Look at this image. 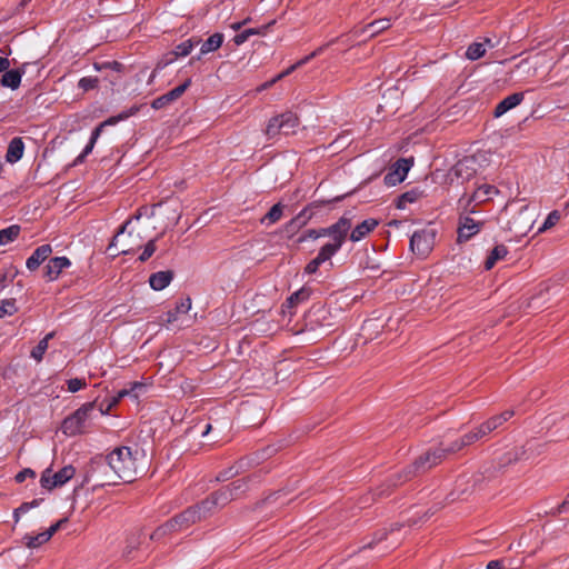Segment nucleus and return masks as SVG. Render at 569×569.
Listing matches in <instances>:
<instances>
[{
	"label": "nucleus",
	"mask_w": 569,
	"mask_h": 569,
	"mask_svg": "<svg viewBox=\"0 0 569 569\" xmlns=\"http://www.w3.org/2000/svg\"><path fill=\"white\" fill-rule=\"evenodd\" d=\"M53 338V332H49L46 335V337L39 341V343L32 349L31 357L37 360L41 361L43 358V355L46 353L48 349L49 340Z\"/></svg>",
	"instance_id": "obj_37"
},
{
	"label": "nucleus",
	"mask_w": 569,
	"mask_h": 569,
	"mask_svg": "<svg viewBox=\"0 0 569 569\" xmlns=\"http://www.w3.org/2000/svg\"><path fill=\"white\" fill-rule=\"evenodd\" d=\"M116 407V403L114 401L110 399H107V400H103L100 405H99V411L100 413L103 416V415H108L111 409Z\"/></svg>",
	"instance_id": "obj_55"
},
{
	"label": "nucleus",
	"mask_w": 569,
	"mask_h": 569,
	"mask_svg": "<svg viewBox=\"0 0 569 569\" xmlns=\"http://www.w3.org/2000/svg\"><path fill=\"white\" fill-rule=\"evenodd\" d=\"M60 529V523H54L52 525L49 529H47L46 531H43L42 533L44 535V537L47 538V540L49 541L51 539V537Z\"/></svg>",
	"instance_id": "obj_64"
},
{
	"label": "nucleus",
	"mask_w": 569,
	"mask_h": 569,
	"mask_svg": "<svg viewBox=\"0 0 569 569\" xmlns=\"http://www.w3.org/2000/svg\"><path fill=\"white\" fill-rule=\"evenodd\" d=\"M139 452L129 447H120L110 452L106 459L94 462L93 471L104 476V480L113 482L116 478L131 482L142 468L138 463Z\"/></svg>",
	"instance_id": "obj_1"
},
{
	"label": "nucleus",
	"mask_w": 569,
	"mask_h": 569,
	"mask_svg": "<svg viewBox=\"0 0 569 569\" xmlns=\"http://www.w3.org/2000/svg\"><path fill=\"white\" fill-rule=\"evenodd\" d=\"M189 525H186V519H181V513L176 516L174 518L168 520L166 523L160 526L154 530V532L151 535V539H160L161 537L173 532V531H180L186 528H188Z\"/></svg>",
	"instance_id": "obj_13"
},
{
	"label": "nucleus",
	"mask_w": 569,
	"mask_h": 569,
	"mask_svg": "<svg viewBox=\"0 0 569 569\" xmlns=\"http://www.w3.org/2000/svg\"><path fill=\"white\" fill-rule=\"evenodd\" d=\"M486 43L489 44L490 47H493L490 39H486L485 43L473 42L468 47V49L466 51V57L469 60H477V59L483 57L486 53Z\"/></svg>",
	"instance_id": "obj_31"
},
{
	"label": "nucleus",
	"mask_w": 569,
	"mask_h": 569,
	"mask_svg": "<svg viewBox=\"0 0 569 569\" xmlns=\"http://www.w3.org/2000/svg\"><path fill=\"white\" fill-rule=\"evenodd\" d=\"M347 233L335 236L332 242L326 243L317 254L323 262L330 260V258L340 250L345 242Z\"/></svg>",
	"instance_id": "obj_16"
},
{
	"label": "nucleus",
	"mask_w": 569,
	"mask_h": 569,
	"mask_svg": "<svg viewBox=\"0 0 569 569\" xmlns=\"http://www.w3.org/2000/svg\"><path fill=\"white\" fill-rule=\"evenodd\" d=\"M445 458V449L440 447L420 456L415 461L413 467L417 471H426L440 463Z\"/></svg>",
	"instance_id": "obj_9"
},
{
	"label": "nucleus",
	"mask_w": 569,
	"mask_h": 569,
	"mask_svg": "<svg viewBox=\"0 0 569 569\" xmlns=\"http://www.w3.org/2000/svg\"><path fill=\"white\" fill-rule=\"evenodd\" d=\"M310 217L311 214H308L307 210L305 209L297 217L290 220V222L287 224V228H300L307 223Z\"/></svg>",
	"instance_id": "obj_47"
},
{
	"label": "nucleus",
	"mask_w": 569,
	"mask_h": 569,
	"mask_svg": "<svg viewBox=\"0 0 569 569\" xmlns=\"http://www.w3.org/2000/svg\"><path fill=\"white\" fill-rule=\"evenodd\" d=\"M463 448H465V446H462L461 440L459 439V440L452 442L450 446H448L447 448H443V449H445V455L447 456L448 453L458 452V451H460Z\"/></svg>",
	"instance_id": "obj_58"
},
{
	"label": "nucleus",
	"mask_w": 569,
	"mask_h": 569,
	"mask_svg": "<svg viewBox=\"0 0 569 569\" xmlns=\"http://www.w3.org/2000/svg\"><path fill=\"white\" fill-rule=\"evenodd\" d=\"M172 61H173V59H168L167 61H159V62L157 63L156 69L152 71V73H151V74L149 76V78H148V84H151V83L153 82V80H154V78H156V76H157V72H158L160 69L164 68L167 64L171 63Z\"/></svg>",
	"instance_id": "obj_56"
},
{
	"label": "nucleus",
	"mask_w": 569,
	"mask_h": 569,
	"mask_svg": "<svg viewBox=\"0 0 569 569\" xmlns=\"http://www.w3.org/2000/svg\"><path fill=\"white\" fill-rule=\"evenodd\" d=\"M213 499L216 500L219 508L226 507L229 502L233 500L231 491L226 487L220 488L219 490L211 493Z\"/></svg>",
	"instance_id": "obj_38"
},
{
	"label": "nucleus",
	"mask_w": 569,
	"mask_h": 569,
	"mask_svg": "<svg viewBox=\"0 0 569 569\" xmlns=\"http://www.w3.org/2000/svg\"><path fill=\"white\" fill-rule=\"evenodd\" d=\"M219 508L213 497L210 495L199 505L190 507L181 512V519H186V525H192L213 515Z\"/></svg>",
	"instance_id": "obj_4"
},
{
	"label": "nucleus",
	"mask_w": 569,
	"mask_h": 569,
	"mask_svg": "<svg viewBox=\"0 0 569 569\" xmlns=\"http://www.w3.org/2000/svg\"><path fill=\"white\" fill-rule=\"evenodd\" d=\"M249 479L241 478L232 481L228 486H224L229 491H231L233 500L238 499L241 495H243L248 489Z\"/></svg>",
	"instance_id": "obj_36"
},
{
	"label": "nucleus",
	"mask_w": 569,
	"mask_h": 569,
	"mask_svg": "<svg viewBox=\"0 0 569 569\" xmlns=\"http://www.w3.org/2000/svg\"><path fill=\"white\" fill-rule=\"evenodd\" d=\"M266 134L269 139H273L277 136L282 134L279 116H276L269 120L266 128Z\"/></svg>",
	"instance_id": "obj_42"
},
{
	"label": "nucleus",
	"mask_w": 569,
	"mask_h": 569,
	"mask_svg": "<svg viewBox=\"0 0 569 569\" xmlns=\"http://www.w3.org/2000/svg\"><path fill=\"white\" fill-rule=\"evenodd\" d=\"M322 263L325 262L317 256L306 266L305 271L309 274L315 273Z\"/></svg>",
	"instance_id": "obj_53"
},
{
	"label": "nucleus",
	"mask_w": 569,
	"mask_h": 569,
	"mask_svg": "<svg viewBox=\"0 0 569 569\" xmlns=\"http://www.w3.org/2000/svg\"><path fill=\"white\" fill-rule=\"evenodd\" d=\"M435 243V232L432 230L416 231L410 239V249L418 256L426 257Z\"/></svg>",
	"instance_id": "obj_7"
},
{
	"label": "nucleus",
	"mask_w": 569,
	"mask_h": 569,
	"mask_svg": "<svg viewBox=\"0 0 569 569\" xmlns=\"http://www.w3.org/2000/svg\"><path fill=\"white\" fill-rule=\"evenodd\" d=\"M482 479V475H472L471 477L462 476L456 481V490L459 495L471 492L480 486Z\"/></svg>",
	"instance_id": "obj_18"
},
{
	"label": "nucleus",
	"mask_w": 569,
	"mask_h": 569,
	"mask_svg": "<svg viewBox=\"0 0 569 569\" xmlns=\"http://www.w3.org/2000/svg\"><path fill=\"white\" fill-rule=\"evenodd\" d=\"M17 311L13 300H4L0 306V318L11 316Z\"/></svg>",
	"instance_id": "obj_50"
},
{
	"label": "nucleus",
	"mask_w": 569,
	"mask_h": 569,
	"mask_svg": "<svg viewBox=\"0 0 569 569\" xmlns=\"http://www.w3.org/2000/svg\"><path fill=\"white\" fill-rule=\"evenodd\" d=\"M310 297V290L307 288H301L298 291L293 292L286 301V306L289 308H293L299 303L306 301Z\"/></svg>",
	"instance_id": "obj_39"
},
{
	"label": "nucleus",
	"mask_w": 569,
	"mask_h": 569,
	"mask_svg": "<svg viewBox=\"0 0 569 569\" xmlns=\"http://www.w3.org/2000/svg\"><path fill=\"white\" fill-rule=\"evenodd\" d=\"M96 401L87 402L73 413L66 417L61 423V431L69 437L84 433L91 425Z\"/></svg>",
	"instance_id": "obj_2"
},
{
	"label": "nucleus",
	"mask_w": 569,
	"mask_h": 569,
	"mask_svg": "<svg viewBox=\"0 0 569 569\" xmlns=\"http://www.w3.org/2000/svg\"><path fill=\"white\" fill-rule=\"evenodd\" d=\"M481 226L482 222L476 221L470 217L461 218L458 228V241H468L472 236L480 231Z\"/></svg>",
	"instance_id": "obj_12"
},
{
	"label": "nucleus",
	"mask_w": 569,
	"mask_h": 569,
	"mask_svg": "<svg viewBox=\"0 0 569 569\" xmlns=\"http://www.w3.org/2000/svg\"><path fill=\"white\" fill-rule=\"evenodd\" d=\"M462 446L467 447L478 441V437L475 431L468 432L460 438Z\"/></svg>",
	"instance_id": "obj_57"
},
{
	"label": "nucleus",
	"mask_w": 569,
	"mask_h": 569,
	"mask_svg": "<svg viewBox=\"0 0 569 569\" xmlns=\"http://www.w3.org/2000/svg\"><path fill=\"white\" fill-rule=\"evenodd\" d=\"M522 100H523V93H521V92L512 93V94L506 97L496 107L495 117H497V118L501 117L507 111H509V110L513 109L515 107H517L518 104H520Z\"/></svg>",
	"instance_id": "obj_19"
},
{
	"label": "nucleus",
	"mask_w": 569,
	"mask_h": 569,
	"mask_svg": "<svg viewBox=\"0 0 569 569\" xmlns=\"http://www.w3.org/2000/svg\"><path fill=\"white\" fill-rule=\"evenodd\" d=\"M264 30H266V27L263 28H259V29H247L238 34L234 36L233 38V42L237 44V46H241L242 43H244L251 36H254V34H263L264 33Z\"/></svg>",
	"instance_id": "obj_43"
},
{
	"label": "nucleus",
	"mask_w": 569,
	"mask_h": 569,
	"mask_svg": "<svg viewBox=\"0 0 569 569\" xmlns=\"http://www.w3.org/2000/svg\"><path fill=\"white\" fill-rule=\"evenodd\" d=\"M201 42V40L199 38H190L181 43H179L176 48H174V51L172 52V56L174 58H178V57H187L191 51L192 49L198 46L199 43Z\"/></svg>",
	"instance_id": "obj_30"
},
{
	"label": "nucleus",
	"mask_w": 569,
	"mask_h": 569,
	"mask_svg": "<svg viewBox=\"0 0 569 569\" xmlns=\"http://www.w3.org/2000/svg\"><path fill=\"white\" fill-rule=\"evenodd\" d=\"M224 37L222 33H213L200 47V56L208 54L217 51L223 43Z\"/></svg>",
	"instance_id": "obj_26"
},
{
	"label": "nucleus",
	"mask_w": 569,
	"mask_h": 569,
	"mask_svg": "<svg viewBox=\"0 0 569 569\" xmlns=\"http://www.w3.org/2000/svg\"><path fill=\"white\" fill-rule=\"evenodd\" d=\"M279 119L282 134L296 133L297 128L299 127V120L295 113L291 111L283 112L279 114Z\"/></svg>",
	"instance_id": "obj_22"
},
{
	"label": "nucleus",
	"mask_w": 569,
	"mask_h": 569,
	"mask_svg": "<svg viewBox=\"0 0 569 569\" xmlns=\"http://www.w3.org/2000/svg\"><path fill=\"white\" fill-rule=\"evenodd\" d=\"M21 72L19 70H9L1 77V84L12 90L17 89L21 82Z\"/></svg>",
	"instance_id": "obj_32"
},
{
	"label": "nucleus",
	"mask_w": 569,
	"mask_h": 569,
	"mask_svg": "<svg viewBox=\"0 0 569 569\" xmlns=\"http://www.w3.org/2000/svg\"><path fill=\"white\" fill-rule=\"evenodd\" d=\"M390 26L391 21L389 18L379 19L368 23L365 28H362L361 33H368L369 37H375L383 30H387Z\"/></svg>",
	"instance_id": "obj_28"
},
{
	"label": "nucleus",
	"mask_w": 569,
	"mask_h": 569,
	"mask_svg": "<svg viewBox=\"0 0 569 569\" xmlns=\"http://www.w3.org/2000/svg\"><path fill=\"white\" fill-rule=\"evenodd\" d=\"M60 529V523H54L52 525L49 529H47L46 531H43L42 533L44 535V537L47 538V540L49 541L51 539V537Z\"/></svg>",
	"instance_id": "obj_63"
},
{
	"label": "nucleus",
	"mask_w": 569,
	"mask_h": 569,
	"mask_svg": "<svg viewBox=\"0 0 569 569\" xmlns=\"http://www.w3.org/2000/svg\"><path fill=\"white\" fill-rule=\"evenodd\" d=\"M67 385L68 391L73 393L86 387V381L83 379L72 378L67 381Z\"/></svg>",
	"instance_id": "obj_52"
},
{
	"label": "nucleus",
	"mask_w": 569,
	"mask_h": 569,
	"mask_svg": "<svg viewBox=\"0 0 569 569\" xmlns=\"http://www.w3.org/2000/svg\"><path fill=\"white\" fill-rule=\"evenodd\" d=\"M24 144L21 138H13L7 150L6 160L10 163L17 162L23 156Z\"/></svg>",
	"instance_id": "obj_23"
},
{
	"label": "nucleus",
	"mask_w": 569,
	"mask_h": 569,
	"mask_svg": "<svg viewBox=\"0 0 569 569\" xmlns=\"http://www.w3.org/2000/svg\"><path fill=\"white\" fill-rule=\"evenodd\" d=\"M98 84V79L92 77H84L79 80V88H81L84 91L91 90L96 88Z\"/></svg>",
	"instance_id": "obj_51"
},
{
	"label": "nucleus",
	"mask_w": 569,
	"mask_h": 569,
	"mask_svg": "<svg viewBox=\"0 0 569 569\" xmlns=\"http://www.w3.org/2000/svg\"><path fill=\"white\" fill-rule=\"evenodd\" d=\"M21 228L18 224H11L0 230V246H6L14 241L20 234Z\"/></svg>",
	"instance_id": "obj_33"
},
{
	"label": "nucleus",
	"mask_w": 569,
	"mask_h": 569,
	"mask_svg": "<svg viewBox=\"0 0 569 569\" xmlns=\"http://www.w3.org/2000/svg\"><path fill=\"white\" fill-rule=\"evenodd\" d=\"M60 529V523H54L52 525L49 529H47L46 531H43L42 533L44 535V537L47 538V540L49 541L51 539V537Z\"/></svg>",
	"instance_id": "obj_62"
},
{
	"label": "nucleus",
	"mask_w": 569,
	"mask_h": 569,
	"mask_svg": "<svg viewBox=\"0 0 569 569\" xmlns=\"http://www.w3.org/2000/svg\"><path fill=\"white\" fill-rule=\"evenodd\" d=\"M523 455H525V451L522 450V448H515V449L508 451L502 457L501 465L502 466H507V465H510L512 462H516V461L520 460Z\"/></svg>",
	"instance_id": "obj_46"
},
{
	"label": "nucleus",
	"mask_w": 569,
	"mask_h": 569,
	"mask_svg": "<svg viewBox=\"0 0 569 569\" xmlns=\"http://www.w3.org/2000/svg\"><path fill=\"white\" fill-rule=\"evenodd\" d=\"M477 437H478V440L485 438L487 435H489L490 432H492L491 430H488L487 429V423L483 422L482 425H480L476 430H475Z\"/></svg>",
	"instance_id": "obj_61"
},
{
	"label": "nucleus",
	"mask_w": 569,
	"mask_h": 569,
	"mask_svg": "<svg viewBox=\"0 0 569 569\" xmlns=\"http://www.w3.org/2000/svg\"><path fill=\"white\" fill-rule=\"evenodd\" d=\"M535 223V212L528 206H521L518 214L508 221V229L516 236L527 234Z\"/></svg>",
	"instance_id": "obj_5"
},
{
	"label": "nucleus",
	"mask_w": 569,
	"mask_h": 569,
	"mask_svg": "<svg viewBox=\"0 0 569 569\" xmlns=\"http://www.w3.org/2000/svg\"><path fill=\"white\" fill-rule=\"evenodd\" d=\"M489 159L485 151L477 152L472 156L465 157L459 160L450 170L451 178H472L483 173V169L488 166Z\"/></svg>",
	"instance_id": "obj_3"
},
{
	"label": "nucleus",
	"mask_w": 569,
	"mask_h": 569,
	"mask_svg": "<svg viewBox=\"0 0 569 569\" xmlns=\"http://www.w3.org/2000/svg\"><path fill=\"white\" fill-rule=\"evenodd\" d=\"M129 223H130V220L126 221L124 224L119 229V231L113 237V239H112V241L110 243V248L117 247V243L120 241V238L124 233V231H126L127 227L129 226Z\"/></svg>",
	"instance_id": "obj_60"
},
{
	"label": "nucleus",
	"mask_w": 569,
	"mask_h": 569,
	"mask_svg": "<svg viewBox=\"0 0 569 569\" xmlns=\"http://www.w3.org/2000/svg\"><path fill=\"white\" fill-rule=\"evenodd\" d=\"M190 309H191V299L190 298L182 299L180 302L177 303V306L173 310H169L166 313L164 321L167 323H172L178 320L180 315L187 313Z\"/></svg>",
	"instance_id": "obj_27"
},
{
	"label": "nucleus",
	"mask_w": 569,
	"mask_h": 569,
	"mask_svg": "<svg viewBox=\"0 0 569 569\" xmlns=\"http://www.w3.org/2000/svg\"><path fill=\"white\" fill-rule=\"evenodd\" d=\"M561 219V213L558 210L551 211L546 218L543 224L538 229V232H543L556 226Z\"/></svg>",
	"instance_id": "obj_44"
},
{
	"label": "nucleus",
	"mask_w": 569,
	"mask_h": 569,
	"mask_svg": "<svg viewBox=\"0 0 569 569\" xmlns=\"http://www.w3.org/2000/svg\"><path fill=\"white\" fill-rule=\"evenodd\" d=\"M173 279V272L171 270L158 271L150 276V287L156 290H162L167 288Z\"/></svg>",
	"instance_id": "obj_20"
},
{
	"label": "nucleus",
	"mask_w": 569,
	"mask_h": 569,
	"mask_svg": "<svg viewBox=\"0 0 569 569\" xmlns=\"http://www.w3.org/2000/svg\"><path fill=\"white\" fill-rule=\"evenodd\" d=\"M190 84H191V80L190 79L186 80L182 84L176 87L174 89L170 90L166 94L154 99L151 103V107L153 109H162V108L167 107L171 102L179 99L184 93V91L189 88Z\"/></svg>",
	"instance_id": "obj_10"
},
{
	"label": "nucleus",
	"mask_w": 569,
	"mask_h": 569,
	"mask_svg": "<svg viewBox=\"0 0 569 569\" xmlns=\"http://www.w3.org/2000/svg\"><path fill=\"white\" fill-rule=\"evenodd\" d=\"M422 194L423 191L419 190L418 188L411 189L398 197L396 207L400 210H403L407 208L408 203L416 202L422 197Z\"/></svg>",
	"instance_id": "obj_29"
},
{
	"label": "nucleus",
	"mask_w": 569,
	"mask_h": 569,
	"mask_svg": "<svg viewBox=\"0 0 569 569\" xmlns=\"http://www.w3.org/2000/svg\"><path fill=\"white\" fill-rule=\"evenodd\" d=\"M74 473L76 469L71 465L63 467L54 473H51V469H46L41 475L40 483L43 488L52 490L53 488L63 486Z\"/></svg>",
	"instance_id": "obj_6"
},
{
	"label": "nucleus",
	"mask_w": 569,
	"mask_h": 569,
	"mask_svg": "<svg viewBox=\"0 0 569 569\" xmlns=\"http://www.w3.org/2000/svg\"><path fill=\"white\" fill-rule=\"evenodd\" d=\"M48 540L42 532L38 535L27 533L22 538L23 545L29 549H34L46 543Z\"/></svg>",
	"instance_id": "obj_41"
},
{
	"label": "nucleus",
	"mask_w": 569,
	"mask_h": 569,
	"mask_svg": "<svg viewBox=\"0 0 569 569\" xmlns=\"http://www.w3.org/2000/svg\"><path fill=\"white\" fill-rule=\"evenodd\" d=\"M513 415H515L513 410H506L502 413L490 418L489 420L486 421L487 429L491 430V431L496 430L497 428L502 426L506 421H508L510 418H512Z\"/></svg>",
	"instance_id": "obj_35"
},
{
	"label": "nucleus",
	"mask_w": 569,
	"mask_h": 569,
	"mask_svg": "<svg viewBox=\"0 0 569 569\" xmlns=\"http://www.w3.org/2000/svg\"><path fill=\"white\" fill-rule=\"evenodd\" d=\"M36 476V472L32 469H23L20 472H18L14 477V480L18 483L23 482L27 478H33Z\"/></svg>",
	"instance_id": "obj_54"
},
{
	"label": "nucleus",
	"mask_w": 569,
	"mask_h": 569,
	"mask_svg": "<svg viewBox=\"0 0 569 569\" xmlns=\"http://www.w3.org/2000/svg\"><path fill=\"white\" fill-rule=\"evenodd\" d=\"M508 254V249L505 244H497L488 254L485 261V269L491 270L496 263L503 260Z\"/></svg>",
	"instance_id": "obj_25"
},
{
	"label": "nucleus",
	"mask_w": 569,
	"mask_h": 569,
	"mask_svg": "<svg viewBox=\"0 0 569 569\" xmlns=\"http://www.w3.org/2000/svg\"><path fill=\"white\" fill-rule=\"evenodd\" d=\"M242 463H239L238 466H232L226 470H222L217 476V481H226L234 476H237L240 472Z\"/></svg>",
	"instance_id": "obj_48"
},
{
	"label": "nucleus",
	"mask_w": 569,
	"mask_h": 569,
	"mask_svg": "<svg viewBox=\"0 0 569 569\" xmlns=\"http://www.w3.org/2000/svg\"><path fill=\"white\" fill-rule=\"evenodd\" d=\"M283 493L282 491H279V492H274L270 496H268L262 502H261V507L263 508H273L274 509H278L280 507H283L288 501L287 500H283Z\"/></svg>",
	"instance_id": "obj_40"
},
{
	"label": "nucleus",
	"mask_w": 569,
	"mask_h": 569,
	"mask_svg": "<svg viewBox=\"0 0 569 569\" xmlns=\"http://www.w3.org/2000/svg\"><path fill=\"white\" fill-rule=\"evenodd\" d=\"M282 217V204L276 203L270 210L261 218L260 222L266 226L278 222Z\"/></svg>",
	"instance_id": "obj_34"
},
{
	"label": "nucleus",
	"mask_w": 569,
	"mask_h": 569,
	"mask_svg": "<svg viewBox=\"0 0 569 569\" xmlns=\"http://www.w3.org/2000/svg\"><path fill=\"white\" fill-rule=\"evenodd\" d=\"M52 253V247L50 244H42L38 247L32 254L27 259L26 266L30 271L37 270L40 264L46 261Z\"/></svg>",
	"instance_id": "obj_15"
},
{
	"label": "nucleus",
	"mask_w": 569,
	"mask_h": 569,
	"mask_svg": "<svg viewBox=\"0 0 569 569\" xmlns=\"http://www.w3.org/2000/svg\"><path fill=\"white\" fill-rule=\"evenodd\" d=\"M350 228H351V220L346 217H341L335 224H332L328 228H322L320 230H315V229L309 230L308 237L312 238V239H318V238L325 237V236L333 238L335 236H338L341 233H347Z\"/></svg>",
	"instance_id": "obj_8"
},
{
	"label": "nucleus",
	"mask_w": 569,
	"mask_h": 569,
	"mask_svg": "<svg viewBox=\"0 0 569 569\" xmlns=\"http://www.w3.org/2000/svg\"><path fill=\"white\" fill-rule=\"evenodd\" d=\"M377 226H378V221L376 219L363 220L360 224H358L351 231L350 240L353 241V242H358V241L362 240Z\"/></svg>",
	"instance_id": "obj_21"
},
{
	"label": "nucleus",
	"mask_w": 569,
	"mask_h": 569,
	"mask_svg": "<svg viewBox=\"0 0 569 569\" xmlns=\"http://www.w3.org/2000/svg\"><path fill=\"white\" fill-rule=\"evenodd\" d=\"M41 501H42V499H34L30 502H23L19 508H17L13 511L14 522L17 523L19 521L21 515L28 512L32 508L38 507Z\"/></svg>",
	"instance_id": "obj_45"
},
{
	"label": "nucleus",
	"mask_w": 569,
	"mask_h": 569,
	"mask_svg": "<svg viewBox=\"0 0 569 569\" xmlns=\"http://www.w3.org/2000/svg\"><path fill=\"white\" fill-rule=\"evenodd\" d=\"M413 166V158L398 159L391 167L385 178H406L411 167Z\"/></svg>",
	"instance_id": "obj_17"
},
{
	"label": "nucleus",
	"mask_w": 569,
	"mask_h": 569,
	"mask_svg": "<svg viewBox=\"0 0 569 569\" xmlns=\"http://www.w3.org/2000/svg\"><path fill=\"white\" fill-rule=\"evenodd\" d=\"M497 193L498 190L496 189V187L488 183H483L473 191L471 200L477 203H481L492 199V197Z\"/></svg>",
	"instance_id": "obj_24"
},
{
	"label": "nucleus",
	"mask_w": 569,
	"mask_h": 569,
	"mask_svg": "<svg viewBox=\"0 0 569 569\" xmlns=\"http://www.w3.org/2000/svg\"><path fill=\"white\" fill-rule=\"evenodd\" d=\"M141 388H143V385H142V383H140V382H134V383H132V387H131V389H130V390H128V389H122V390H120V391L118 392V396L120 397V399H122L123 397L129 396V395L133 393L137 389H141Z\"/></svg>",
	"instance_id": "obj_59"
},
{
	"label": "nucleus",
	"mask_w": 569,
	"mask_h": 569,
	"mask_svg": "<svg viewBox=\"0 0 569 569\" xmlns=\"http://www.w3.org/2000/svg\"><path fill=\"white\" fill-rule=\"evenodd\" d=\"M128 116H129L128 113H124V114H120L118 117H111V118L107 119L106 121H103L102 123H100L92 131L89 143L86 146V148L83 149L82 153L78 157L77 160L81 161L86 156H88L92 151L93 146H94L97 139L99 138L103 127L116 124L118 121L128 118Z\"/></svg>",
	"instance_id": "obj_14"
},
{
	"label": "nucleus",
	"mask_w": 569,
	"mask_h": 569,
	"mask_svg": "<svg viewBox=\"0 0 569 569\" xmlns=\"http://www.w3.org/2000/svg\"><path fill=\"white\" fill-rule=\"evenodd\" d=\"M71 266V261L67 257L51 258L44 267V277L49 281L58 279L60 273Z\"/></svg>",
	"instance_id": "obj_11"
},
{
	"label": "nucleus",
	"mask_w": 569,
	"mask_h": 569,
	"mask_svg": "<svg viewBox=\"0 0 569 569\" xmlns=\"http://www.w3.org/2000/svg\"><path fill=\"white\" fill-rule=\"evenodd\" d=\"M156 249V239L149 240L144 246L142 253L139 256V260L141 262L147 261L154 253Z\"/></svg>",
	"instance_id": "obj_49"
}]
</instances>
